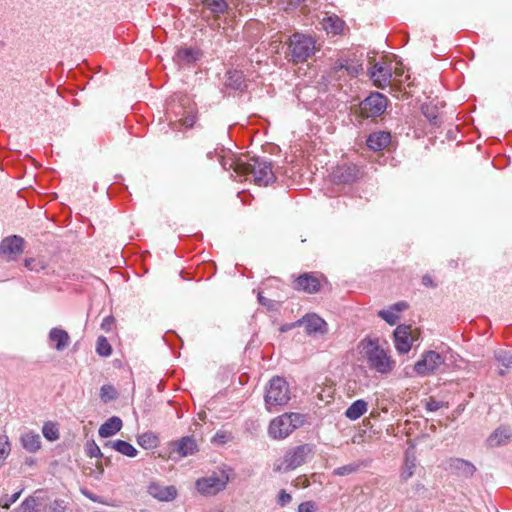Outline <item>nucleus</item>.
<instances>
[{
    "instance_id": "6e6552de",
    "label": "nucleus",
    "mask_w": 512,
    "mask_h": 512,
    "mask_svg": "<svg viewBox=\"0 0 512 512\" xmlns=\"http://www.w3.org/2000/svg\"><path fill=\"white\" fill-rule=\"evenodd\" d=\"M229 481L228 476L221 472L213 473L210 476L198 479L196 481V489L203 495H215L225 489Z\"/></svg>"
},
{
    "instance_id": "8fccbe9b",
    "label": "nucleus",
    "mask_w": 512,
    "mask_h": 512,
    "mask_svg": "<svg viewBox=\"0 0 512 512\" xmlns=\"http://www.w3.org/2000/svg\"><path fill=\"white\" fill-rule=\"evenodd\" d=\"M399 315V313L407 308L406 302H398L391 306Z\"/></svg>"
},
{
    "instance_id": "ddd939ff",
    "label": "nucleus",
    "mask_w": 512,
    "mask_h": 512,
    "mask_svg": "<svg viewBox=\"0 0 512 512\" xmlns=\"http://www.w3.org/2000/svg\"><path fill=\"white\" fill-rule=\"evenodd\" d=\"M370 77L374 84L379 88L389 86L390 81L393 78L391 65L376 63L370 72Z\"/></svg>"
},
{
    "instance_id": "412c9836",
    "label": "nucleus",
    "mask_w": 512,
    "mask_h": 512,
    "mask_svg": "<svg viewBox=\"0 0 512 512\" xmlns=\"http://www.w3.org/2000/svg\"><path fill=\"white\" fill-rule=\"evenodd\" d=\"M391 135L385 131L374 132L367 138V146L373 151H380L388 146Z\"/></svg>"
},
{
    "instance_id": "79ce46f5",
    "label": "nucleus",
    "mask_w": 512,
    "mask_h": 512,
    "mask_svg": "<svg viewBox=\"0 0 512 512\" xmlns=\"http://www.w3.org/2000/svg\"><path fill=\"white\" fill-rule=\"evenodd\" d=\"M444 407V403L438 400H435L434 398H429L425 402V408L427 411L435 412L439 409Z\"/></svg>"
},
{
    "instance_id": "cd10ccee",
    "label": "nucleus",
    "mask_w": 512,
    "mask_h": 512,
    "mask_svg": "<svg viewBox=\"0 0 512 512\" xmlns=\"http://www.w3.org/2000/svg\"><path fill=\"white\" fill-rule=\"evenodd\" d=\"M203 6L214 16L224 14L228 11V0H201Z\"/></svg>"
},
{
    "instance_id": "f03ea898",
    "label": "nucleus",
    "mask_w": 512,
    "mask_h": 512,
    "mask_svg": "<svg viewBox=\"0 0 512 512\" xmlns=\"http://www.w3.org/2000/svg\"><path fill=\"white\" fill-rule=\"evenodd\" d=\"M221 164L225 170L233 169L236 176L251 177L258 186H267L275 181L271 163L258 157L248 161L242 158L229 159L222 161Z\"/></svg>"
},
{
    "instance_id": "e433bc0d",
    "label": "nucleus",
    "mask_w": 512,
    "mask_h": 512,
    "mask_svg": "<svg viewBox=\"0 0 512 512\" xmlns=\"http://www.w3.org/2000/svg\"><path fill=\"white\" fill-rule=\"evenodd\" d=\"M379 317H381L383 320H385L388 324L394 325L399 320V315L397 312L392 308L389 307L388 309L380 310L378 312Z\"/></svg>"
},
{
    "instance_id": "864d4df0",
    "label": "nucleus",
    "mask_w": 512,
    "mask_h": 512,
    "mask_svg": "<svg viewBox=\"0 0 512 512\" xmlns=\"http://www.w3.org/2000/svg\"><path fill=\"white\" fill-rule=\"evenodd\" d=\"M422 283L425 285V286H434L433 285V282H432V279L429 275H425L423 276L422 278Z\"/></svg>"
},
{
    "instance_id": "9b49d317",
    "label": "nucleus",
    "mask_w": 512,
    "mask_h": 512,
    "mask_svg": "<svg viewBox=\"0 0 512 512\" xmlns=\"http://www.w3.org/2000/svg\"><path fill=\"white\" fill-rule=\"evenodd\" d=\"M24 239L17 235L4 238L0 243V253L15 260L23 252Z\"/></svg>"
},
{
    "instance_id": "3c124183",
    "label": "nucleus",
    "mask_w": 512,
    "mask_h": 512,
    "mask_svg": "<svg viewBox=\"0 0 512 512\" xmlns=\"http://www.w3.org/2000/svg\"><path fill=\"white\" fill-rule=\"evenodd\" d=\"M113 323V318L112 317H106L104 318L102 324H101V327L106 330V331H109L110 330V325Z\"/></svg>"
},
{
    "instance_id": "b1692460",
    "label": "nucleus",
    "mask_w": 512,
    "mask_h": 512,
    "mask_svg": "<svg viewBox=\"0 0 512 512\" xmlns=\"http://www.w3.org/2000/svg\"><path fill=\"white\" fill-rule=\"evenodd\" d=\"M197 450V443L192 437L185 436L176 443V451L181 457L193 455Z\"/></svg>"
},
{
    "instance_id": "423d86ee",
    "label": "nucleus",
    "mask_w": 512,
    "mask_h": 512,
    "mask_svg": "<svg viewBox=\"0 0 512 512\" xmlns=\"http://www.w3.org/2000/svg\"><path fill=\"white\" fill-rule=\"evenodd\" d=\"M264 400L269 411L274 406L286 405L290 400V390L286 380L279 376L273 377L266 389Z\"/></svg>"
},
{
    "instance_id": "a878e982",
    "label": "nucleus",
    "mask_w": 512,
    "mask_h": 512,
    "mask_svg": "<svg viewBox=\"0 0 512 512\" xmlns=\"http://www.w3.org/2000/svg\"><path fill=\"white\" fill-rule=\"evenodd\" d=\"M368 403L363 399L354 401L345 411V416L350 420H357L367 412Z\"/></svg>"
},
{
    "instance_id": "de8ad7c7",
    "label": "nucleus",
    "mask_w": 512,
    "mask_h": 512,
    "mask_svg": "<svg viewBox=\"0 0 512 512\" xmlns=\"http://www.w3.org/2000/svg\"><path fill=\"white\" fill-rule=\"evenodd\" d=\"M20 494V491L16 492L13 495H11L6 502L2 503V501H0V506H2L3 508H9L13 503H15L18 500Z\"/></svg>"
},
{
    "instance_id": "13d9d810",
    "label": "nucleus",
    "mask_w": 512,
    "mask_h": 512,
    "mask_svg": "<svg viewBox=\"0 0 512 512\" xmlns=\"http://www.w3.org/2000/svg\"><path fill=\"white\" fill-rule=\"evenodd\" d=\"M83 493H84V495H85V496H87V497H88V498H90L91 500L96 501L95 497H93V496H92V494H90V493H88V492H86V491H84Z\"/></svg>"
},
{
    "instance_id": "5701e85b",
    "label": "nucleus",
    "mask_w": 512,
    "mask_h": 512,
    "mask_svg": "<svg viewBox=\"0 0 512 512\" xmlns=\"http://www.w3.org/2000/svg\"><path fill=\"white\" fill-rule=\"evenodd\" d=\"M104 448H111L121 453L122 455H125L130 458H134L138 454L137 449L133 445L124 440L107 441L104 444Z\"/></svg>"
},
{
    "instance_id": "09e8293b",
    "label": "nucleus",
    "mask_w": 512,
    "mask_h": 512,
    "mask_svg": "<svg viewBox=\"0 0 512 512\" xmlns=\"http://www.w3.org/2000/svg\"><path fill=\"white\" fill-rule=\"evenodd\" d=\"M258 300H259L260 304L268 307L269 309H272L274 307V302L272 300L264 297L261 293L258 294Z\"/></svg>"
},
{
    "instance_id": "7ed1b4c3",
    "label": "nucleus",
    "mask_w": 512,
    "mask_h": 512,
    "mask_svg": "<svg viewBox=\"0 0 512 512\" xmlns=\"http://www.w3.org/2000/svg\"><path fill=\"white\" fill-rule=\"evenodd\" d=\"M304 416L299 413H284L274 418L268 427L271 438L282 440L288 437L296 428L302 426Z\"/></svg>"
},
{
    "instance_id": "a211bd4d",
    "label": "nucleus",
    "mask_w": 512,
    "mask_h": 512,
    "mask_svg": "<svg viewBox=\"0 0 512 512\" xmlns=\"http://www.w3.org/2000/svg\"><path fill=\"white\" fill-rule=\"evenodd\" d=\"M320 24L328 34L332 35L341 34L345 27V22L335 14H325Z\"/></svg>"
},
{
    "instance_id": "bb28decb",
    "label": "nucleus",
    "mask_w": 512,
    "mask_h": 512,
    "mask_svg": "<svg viewBox=\"0 0 512 512\" xmlns=\"http://www.w3.org/2000/svg\"><path fill=\"white\" fill-rule=\"evenodd\" d=\"M21 444L23 448L29 452H36L41 447L40 435L33 432H26L21 436Z\"/></svg>"
},
{
    "instance_id": "2f4dec72",
    "label": "nucleus",
    "mask_w": 512,
    "mask_h": 512,
    "mask_svg": "<svg viewBox=\"0 0 512 512\" xmlns=\"http://www.w3.org/2000/svg\"><path fill=\"white\" fill-rule=\"evenodd\" d=\"M11 453V444L5 434H0V468L4 465L6 459Z\"/></svg>"
},
{
    "instance_id": "4be33fe9",
    "label": "nucleus",
    "mask_w": 512,
    "mask_h": 512,
    "mask_svg": "<svg viewBox=\"0 0 512 512\" xmlns=\"http://www.w3.org/2000/svg\"><path fill=\"white\" fill-rule=\"evenodd\" d=\"M122 425V420L119 417L112 416L100 426L98 434L102 438L111 437L121 430Z\"/></svg>"
},
{
    "instance_id": "5fc2aeb1",
    "label": "nucleus",
    "mask_w": 512,
    "mask_h": 512,
    "mask_svg": "<svg viewBox=\"0 0 512 512\" xmlns=\"http://www.w3.org/2000/svg\"><path fill=\"white\" fill-rule=\"evenodd\" d=\"M425 116L429 119V121L433 124L437 123V116L433 113L424 112Z\"/></svg>"
},
{
    "instance_id": "473e14b6",
    "label": "nucleus",
    "mask_w": 512,
    "mask_h": 512,
    "mask_svg": "<svg viewBox=\"0 0 512 512\" xmlns=\"http://www.w3.org/2000/svg\"><path fill=\"white\" fill-rule=\"evenodd\" d=\"M363 464H364L363 462H353V463H349L347 465H343L341 467L334 469L333 475L346 476V475L356 473Z\"/></svg>"
},
{
    "instance_id": "c756f323",
    "label": "nucleus",
    "mask_w": 512,
    "mask_h": 512,
    "mask_svg": "<svg viewBox=\"0 0 512 512\" xmlns=\"http://www.w3.org/2000/svg\"><path fill=\"white\" fill-rule=\"evenodd\" d=\"M450 467L460 471L464 476H472L475 472V466L472 463L460 458L451 459Z\"/></svg>"
},
{
    "instance_id": "f704fd0d",
    "label": "nucleus",
    "mask_w": 512,
    "mask_h": 512,
    "mask_svg": "<svg viewBox=\"0 0 512 512\" xmlns=\"http://www.w3.org/2000/svg\"><path fill=\"white\" fill-rule=\"evenodd\" d=\"M96 352L100 356H104V357H107L111 354V352H112L111 345L109 344L108 340L104 336L98 337L97 343H96Z\"/></svg>"
},
{
    "instance_id": "7c9ffc66",
    "label": "nucleus",
    "mask_w": 512,
    "mask_h": 512,
    "mask_svg": "<svg viewBox=\"0 0 512 512\" xmlns=\"http://www.w3.org/2000/svg\"><path fill=\"white\" fill-rule=\"evenodd\" d=\"M137 443L143 449L150 450L158 446V437L153 432H145L137 437Z\"/></svg>"
},
{
    "instance_id": "58836bf2",
    "label": "nucleus",
    "mask_w": 512,
    "mask_h": 512,
    "mask_svg": "<svg viewBox=\"0 0 512 512\" xmlns=\"http://www.w3.org/2000/svg\"><path fill=\"white\" fill-rule=\"evenodd\" d=\"M496 360L505 368H512V355L506 351H499L495 354Z\"/></svg>"
},
{
    "instance_id": "37998d69",
    "label": "nucleus",
    "mask_w": 512,
    "mask_h": 512,
    "mask_svg": "<svg viewBox=\"0 0 512 512\" xmlns=\"http://www.w3.org/2000/svg\"><path fill=\"white\" fill-rule=\"evenodd\" d=\"M35 509V500L26 499L19 507V512H32Z\"/></svg>"
},
{
    "instance_id": "6e6d98bb",
    "label": "nucleus",
    "mask_w": 512,
    "mask_h": 512,
    "mask_svg": "<svg viewBox=\"0 0 512 512\" xmlns=\"http://www.w3.org/2000/svg\"><path fill=\"white\" fill-rule=\"evenodd\" d=\"M194 124V118L193 117H190V118H186L183 122V125H185L186 127H192Z\"/></svg>"
},
{
    "instance_id": "4468645a",
    "label": "nucleus",
    "mask_w": 512,
    "mask_h": 512,
    "mask_svg": "<svg viewBox=\"0 0 512 512\" xmlns=\"http://www.w3.org/2000/svg\"><path fill=\"white\" fill-rule=\"evenodd\" d=\"M394 345L399 354H406L410 351L412 340L410 338V326L399 325L394 330Z\"/></svg>"
},
{
    "instance_id": "f8f14e48",
    "label": "nucleus",
    "mask_w": 512,
    "mask_h": 512,
    "mask_svg": "<svg viewBox=\"0 0 512 512\" xmlns=\"http://www.w3.org/2000/svg\"><path fill=\"white\" fill-rule=\"evenodd\" d=\"M300 325L305 326V330L308 334H325L328 330L327 323L317 314H307L293 323V326Z\"/></svg>"
},
{
    "instance_id": "2eb2a0df",
    "label": "nucleus",
    "mask_w": 512,
    "mask_h": 512,
    "mask_svg": "<svg viewBox=\"0 0 512 512\" xmlns=\"http://www.w3.org/2000/svg\"><path fill=\"white\" fill-rule=\"evenodd\" d=\"M148 493L153 498L163 502L173 501L178 494L175 486H165L156 482H153L148 486Z\"/></svg>"
},
{
    "instance_id": "9d476101",
    "label": "nucleus",
    "mask_w": 512,
    "mask_h": 512,
    "mask_svg": "<svg viewBox=\"0 0 512 512\" xmlns=\"http://www.w3.org/2000/svg\"><path fill=\"white\" fill-rule=\"evenodd\" d=\"M333 181L337 183H351L362 176L360 168L355 164L338 165L331 174Z\"/></svg>"
},
{
    "instance_id": "a18cd8bd",
    "label": "nucleus",
    "mask_w": 512,
    "mask_h": 512,
    "mask_svg": "<svg viewBox=\"0 0 512 512\" xmlns=\"http://www.w3.org/2000/svg\"><path fill=\"white\" fill-rule=\"evenodd\" d=\"M65 510L66 506L62 500H55L49 506V512H65Z\"/></svg>"
},
{
    "instance_id": "aec40b11",
    "label": "nucleus",
    "mask_w": 512,
    "mask_h": 512,
    "mask_svg": "<svg viewBox=\"0 0 512 512\" xmlns=\"http://www.w3.org/2000/svg\"><path fill=\"white\" fill-rule=\"evenodd\" d=\"M48 339L57 351H63L70 343L69 334L61 328H52L49 332Z\"/></svg>"
},
{
    "instance_id": "4c0bfd02",
    "label": "nucleus",
    "mask_w": 512,
    "mask_h": 512,
    "mask_svg": "<svg viewBox=\"0 0 512 512\" xmlns=\"http://www.w3.org/2000/svg\"><path fill=\"white\" fill-rule=\"evenodd\" d=\"M25 267L34 272H40L47 267V264L43 260L35 259V258H27L24 261Z\"/></svg>"
},
{
    "instance_id": "39448f33",
    "label": "nucleus",
    "mask_w": 512,
    "mask_h": 512,
    "mask_svg": "<svg viewBox=\"0 0 512 512\" xmlns=\"http://www.w3.org/2000/svg\"><path fill=\"white\" fill-rule=\"evenodd\" d=\"M312 454V448L308 444L299 445L286 451L284 456L274 464V471L288 472L304 464Z\"/></svg>"
},
{
    "instance_id": "a19ab883",
    "label": "nucleus",
    "mask_w": 512,
    "mask_h": 512,
    "mask_svg": "<svg viewBox=\"0 0 512 512\" xmlns=\"http://www.w3.org/2000/svg\"><path fill=\"white\" fill-rule=\"evenodd\" d=\"M86 453L89 457H102L103 456L99 446L93 440L87 442Z\"/></svg>"
},
{
    "instance_id": "f257e3e1",
    "label": "nucleus",
    "mask_w": 512,
    "mask_h": 512,
    "mask_svg": "<svg viewBox=\"0 0 512 512\" xmlns=\"http://www.w3.org/2000/svg\"><path fill=\"white\" fill-rule=\"evenodd\" d=\"M357 349L371 371L387 376L396 367V361L391 356L387 343L376 336H366L360 340Z\"/></svg>"
},
{
    "instance_id": "c9c22d12",
    "label": "nucleus",
    "mask_w": 512,
    "mask_h": 512,
    "mask_svg": "<svg viewBox=\"0 0 512 512\" xmlns=\"http://www.w3.org/2000/svg\"><path fill=\"white\" fill-rule=\"evenodd\" d=\"M44 437L49 441H55L59 438V431L55 424L48 422L42 428Z\"/></svg>"
},
{
    "instance_id": "4d7b16f0",
    "label": "nucleus",
    "mask_w": 512,
    "mask_h": 512,
    "mask_svg": "<svg viewBox=\"0 0 512 512\" xmlns=\"http://www.w3.org/2000/svg\"><path fill=\"white\" fill-rule=\"evenodd\" d=\"M294 327L293 324L291 325H283L281 328H280V331L281 332H286L288 331L290 328Z\"/></svg>"
},
{
    "instance_id": "dca6fc26",
    "label": "nucleus",
    "mask_w": 512,
    "mask_h": 512,
    "mask_svg": "<svg viewBox=\"0 0 512 512\" xmlns=\"http://www.w3.org/2000/svg\"><path fill=\"white\" fill-rule=\"evenodd\" d=\"M294 289L309 294L317 293L320 289V280L312 273H304L295 280Z\"/></svg>"
},
{
    "instance_id": "49530a36",
    "label": "nucleus",
    "mask_w": 512,
    "mask_h": 512,
    "mask_svg": "<svg viewBox=\"0 0 512 512\" xmlns=\"http://www.w3.org/2000/svg\"><path fill=\"white\" fill-rule=\"evenodd\" d=\"M315 510H316V506H315V503L312 501L302 502L298 506V512H315Z\"/></svg>"
},
{
    "instance_id": "1a4fd4ad",
    "label": "nucleus",
    "mask_w": 512,
    "mask_h": 512,
    "mask_svg": "<svg viewBox=\"0 0 512 512\" xmlns=\"http://www.w3.org/2000/svg\"><path fill=\"white\" fill-rule=\"evenodd\" d=\"M387 107V98L380 93H372L361 103V111L365 117H377Z\"/></svg>"
},
{
    "instance_id": "bf43d9fd",
    "label": "nucleus",
    "mask_w": 512,
    "mask_h": 512,
    "mask_svg": "<svg viewBox=\"0 0 512 512\" xmlns=\"http://www.w3.org/2000/svg\"><path fill=\"white\" fill-rule=\"evenodd\" d=\"M241 83H235L236 88H240Z\"/></svg>"
},
{
    "instance_id": "603ef678",
    "label": "nucleus",
    "mask_w": 512,
    "mask_h": 512,
    "mask_svg": "<svg viewBox=\"0 0 512 512\" xmlns=\"http://www.w3.org/2000/svg\"><path fill=\"white\" fill-rule=\"evenodd\" d=\"M393 77L395 80H397L399 77L403 74V69L395 67L394 70L392 69Z\"/></svg>"
},
{
    "instance_id": "393cba45",
    "label": "nucleus",
    "mask_w": 512,
    "mask_h": 512,
    "mask_svg": "<svg viewBox=\"0 0 512 512\" xmlns=\"http://www.w3.org/2000/svg\"><path fill=\"white\" fill-rule=\"evenodd\" d=\"M200 53L198 49L185 47L177 50L175 61L179 64H189L199 59Z\"/></svg>"
},
{
    "instance_id": "ea45409f",
    "label": "nucleus",
    "mask_w": 512,
    "mask_h": 512,
    "mask_svg": "<svg viewBox=\"0 0 512 512\" xmlns=\"http://www.w3.org/2000/svg\"><path fill=\"white\" fill-rule=\"evenodd\" d=\"M232 434L227 431H217L212 438V442L215 444L223 445L232 440Z\"/></svg>"
},
{
    "instance_id": "0eeeda50",
    "label": "nucleus",
    "mask_w": 512,
    "mask_h": 512,
    "mask_svg": "<svg viewBox=\"0 0 512 512\" xmlns=\"http://www.w3.org/2000/svg\"><path fill=\"white\" fill-rule=\"evenodd\" d=\"M444 364L445 359L442 354L429 350L422 353L420 359L414 364V370L420 376H427L439 372Z\"/></svg>"
},
{
    "instance_id": "c85d7f7f",
    "label": "nucleus",
    "mask_w": 512,
    "mask_h": 512,
    "mask_svg": "<svg viewBox=\"0 0 512 512\" xmlns=\"http://www.w3.org/2000/svg\"><path fill=\"white\" fill-rule=\"evenodd\" d=\"M361 70V65L349 62L348 60L340 61L336 63L333 67V71L335 72V74L345 71L351 77L357 76Z\"/></svg>"
},
{
    "instance_id": "72a5a7b5",
    "label": "nucleus",
    "mask_w": 512,
    "mask_h": 512,
    "mask_svg": "<svg viewBox=\"0 0 512 512\" xmlns=\"http://www.w3.org/2000/svg\"><path fill=\"white\" fill-rule=\"evenodd\" d=\"M117 396L118 392L112 385H103L100 389V398L104 403L115 400Z\"/></svg>"
},
{
    "instance_id": "c03bdc74",
    "label": "nucleus",
    "mask_w": 512,
    "mask_h": 512,
    "mask_svg": "<svg viewBox=\"0 0 512 512\" xmlns=\"http://www.w3.org/2000/svg\"><path fill=\"white\" fill-rule=\"evenodd\" d=\"M292 500V497L289 493H287L285 490H281L279 492V495H278V504L281 506V507H284L286 506L287 504H289Z\"/></svg>"
},
{
    "instance_id": "f3484780",
    "label": "nucleus",
    "mask_w": 512,
    "mask_h": 512,
    "mask_svg": "<svg viewBox=\"0 0 512 512\" xmlns=\"http://www.w3.org/2000/svg\"><path fill=\"white\" fill-rule=\"evenodd\" d=\"M512 440V429L509 426H499L487 438L489 447L495 448L507 445Z\"/></svg>"
},
{
    "instance_id": "20e7f679",
    "label": "nucleus",
    "mask_w": 512,
    "mask_h": 512,
    "mask_svg": "<svg viewBox=\"0 0 512 512\" xmlns=\"http://www.w3.org/2000/svg\"><path fill=\"white\" fill-rule=\"evenodd\" d=\"M316 50V41L310 35L294 33L289 38V56L294 63L307 61Z\"/></svg>"
},
{
    "instance_id": "6ab92c4d",
    "label": "nucleus",
    "mask_w": 512,
    "mask_h": 512,
    "mask_svg": "<svg viewBox=\"0 0 512 512\" xmlns=\"http://www.w3.org/2000/svg\"><path fill=\"white\" fill-rule=\"evenodd\" d=\"M417 466V459L414 451V446L411 445L406 451H405V458L403 467L401 470L400 477L403 481H407L410 479L415 472Z\"/></svg>"
}]
</instances>
